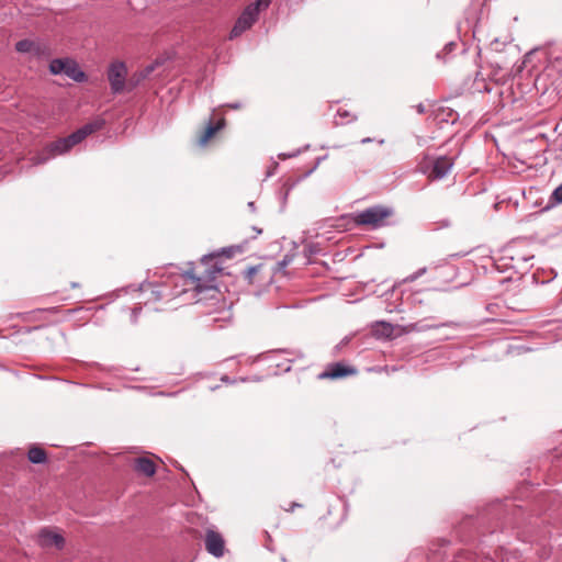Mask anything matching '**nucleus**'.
Segmentation results:
<instances>
[{"mask_svg": "<svg viewBox=\"0 0 562 562\" xmlns=\"http://www.w3.org/2000/svg\"><path fill=\"white\" fill-rule=\"evenodd\" d=\"M392 214L393 210L391 207L373 205L357 212L355 215V223L360 226H367L375 229L384 226L385 220Z\"/></svg>", "mask_w": 562, "mask_h": 562, "instance_id": "1", "label": "nucleus"}, {"mask_svg": "<svg viewBox=\"0 0 562 562\" xmlns=\"http://www.w3.org/2000/svg\"><path fill=\"white\" fill-rule=\"evenodd\" d=\"M49 71L53 75H65L76 82H83L87 79L78 63L68 57L53 59L49 63Z\"/></svg>", "mask_w": 562, "mask_h": 562, "instance_id": "2", "label": "nucleus"}, {"mask_svg": "<svg viewBox=\"0 0 562 562\" xmlns=\"http://www.w3.org/2000/svg\"><path fill=\"white\" fill-rule=\"evenodd\" d=\"M127 67L122 60H114L108 67V80L111 91L120 94L127 90Z\"/></svg>", "mask_w": 562, "mask_h": 562, "instance_id": "3", "label": "nucleus"}, {"mask_svg": "<svg viewBox=\"0 0 562 562\" xmlns=\"http://www.w3.org/2000/svg\"><path fill=\"white\" fill-rule=\"evenodd\" d=\"M221 271V268L216 266H212L206 269L203 274H195L192 270L187 271L183 274V278L188 283L192 285V289L196 292H202L204 290L214 289V280L216 274Z\"/></svg>", "mask_w": 562, "mask_h": 562, "instance_id": "4", "label": "nucleus"}, {"mask_svg": "<svg viewBox=\"0 0 562 562\" xmlns=\"http://www.w3.org/2000/svg\"><path fill=\"white\" fill-rule=\"evenodd\" d=\"M260 11L250 3L243 10L229 33V40L236 38L249 30L258 20Z\"/></svg>", "mask_w": 562, "mask_h": 562, "instance_id": "5", "label": "nucleus"}, {"mask_svg": "<svg viewBox=\"0 0 562 562\" xmlns=\"http://www.w3.org/2000/svg\"><path fill=\"white\" fill-rule=\"evenodd\" d=\"M206 551L215 558H222L225 552V541L222 535L213 529H207L204 538Z\"/></svg>", "mask_w": 562, "mask_h": 562, "instance_id": "6", "label": "nucleus"}, {"mask_svg": "<svg viewBox=\"0 0 562 562\" xmlns=\"http://www.w3.org/2000/svg\"><path fill=\"white\" fill-rule=\"evenodd\" d=\"M357 370L352 367L346 366L342 362H334L329 363L326 369L319 373L318 378L322 380L330 379H341L348 375L356 374Z\"/></svg>", "mask_w": 562, "mask_h": 562, "instance_id": "7", "label": "nucleus"}, {"mask_svg": "<svg viewBox=\"0 0 562 562\" xmlns=\"http://www.w3.org/2000/svg\"><path fill=\"white\" fill-rule=\"evenodd\" d=\"M79 144L74 133L67 137L59 138L46 146V151L50 153L53 157L68 153L75 145Z\"/></svg>", "mask_w": 562, "mask_h": 562, "instance_id": "8", "label": "nucleus"}, {"mask_svg": "<svg viewBox=\"0 0 562 562\" xmlns=\"http://www.w3.org/2000/svg\"><path fill=\"white\" fill-rule=\"evenodd\" d=\"M453 160L447 156L438 157L434 164L430 172V177L436 180L445 178L451 170Z\"/></svg>", "mask_w": 562, "mask_h": 562, "instance_id": "9", "label": "nucleus"}, {"mask_svg": "<svg viewBox=\"0 0 562 562\" xmlns=\"http://www.w3.org/2000/svg\"><path fill=\"white\" fill-rule=\"evenodd\" d=\"M104 125H105L104 119L97 117V119L92 120L91 122L85 124L80 128H78L76 132H74V135L77 138L78 143H81L86 137H88L92 133L103 128Z\"/></svg>", "mask_w": 562, "mask_h": 562, "instance_id": "10", "label": "nucleus"}, {"mask_svg": "<svg viewBox=\"0 0 562 562\" xmlns=\"http://www.w3.org/2000/svg\"><path fill=\"white\" fill-rule=\"evenodd\" d=\"M38 542L44 548L55 547L57 549H60L63 548L65 541L60 535L47 529H43L38 535Z\"/></svg>", "mask_w": 562, "mask_h": 562, "instance_id": "11", "label": "nucleus"}, {"mask_svg": "<svg viewBox=\"0 0 562 562\" xmlns=\"http://www.w3.org/2000/svg\"><path fill=\"white\" fill-rule=\"evenodd\" d=\"M135 471L146 476H153L156 472V465L153 460L142 457L135 460Z\"/></svg>", "mask_w": 562, "mask_h": 562, "instance_id": "12", "label": "nucleus"}, {"mask_svg": "<svg viewBox=\"0 0 562 562\" xmlns=\"http://www.w3.org/2000/svg\"><path fill=\"white\" fill-rule=\"evenodd\" d=\"M224 127V120H220L216 124H213L212 122H210L206 126V130L204 132V134L202 135V137L200 138V144L201 145H204L207 143V140L216 133L218 132L220 130H222Z\"/></svg>", "mask_w": 562, "mask_h": 562, "instance_id": "13", "label": "nucleus"}, {"mask_svg": "<svg viewBox=\"0 0 562 562\" xmlns=\"http://www.w3.org/2000/svg\"><path fill=\"white\" fill-rule=\"evenodd\" d=\"M27 458L30 462L34 464H41L46 462L47 456L44 449L40 447H32L27 452Z\"/></svg>", "mask_w": 562, "mask_h": 562, "instance_id": "14", "label": "nucleus"}, {"mask_svg": "<svg viewBox=\"0 0 562 562\" xmlns=\"http://www.w3.org/2000/svg\"><path fill=\"white\" fill-rule=\"evenodd\" d=\"M52 158H54L53 155L50 153L46 151V147H45L42 151L32 156L30 160H31L32 165L38 166V165H43V164L47 162Z\"/></svg>", "mask_w": 562, "mask_h": 562, "instance_id": "15", "label": "nucleus"}, {"mask_svg": "<svg viewBox=\"0 0 562 562\" xmlns=\"http://www.w3.org/2000/svg\"><path fill=\"white\" fill-rule=\"evenodd\" d=\"M393 326L386 322L376 323L375 334L389 338L393 334Z\"/></svg>", "mask_w": 562, "mask_h": 562, "instance_id": "16", "label": "nucleus"}, {"mask_svg": "<svg viewBox=\"0 0 562 562\" xmlns=\"http://www.w3.org/2000/svg\"><path fill=\"white\" fill-rule=\"evenodd\" d=\"M34 48V41L21 40L15 44V49L19 53H31Z\"/></svg>", "mask_w": 562, "mask_h": 562, "instance_id": "17", "label": "nucleus"}, {"mask_svg": "<svg viewBox=\"0 0 562 562\" xmlns=\"http://www.w3.org/2000/svg\"><path fill=\"white\" fill-rule=\"evenodd\" d=\"M561 203H562V183L557 189H554V191L552 192L550 200H549L548 207H551V206H554V205L561 204Z\"/></svg>", "mask_w": 562, "mask_h": 562, "instance_id": "18", "label": "nucleus"}, {"mask_svg": "<svg viewBox=\"0 0 562 562\" xmlns=\"http://www.w3.org/2000/svg\"><path fill=\"white\" fill-rule=\"evenodd\" d=\"M145 78L139 77V72H134L127 81V91H132L136 88Z\"/></svg>", "mask_w": 562, "mask_h": 562, "instance_id": "19", "label": "nucleus"}, {"mask_svg": "<svg viewBox=\"0 0 562 562\" xmlns=\"http://www.w3.org/2000/svg\"><path fill=\"white\" fill-rule=\"evenodd\" d=\"M546 74H541L535 80V86L537 90H542V94H546L548 92V89L546 88Z\"/></svg>", "mask_w": 562, "mask_h": 562, "instance_id": "20", "label": "nucleus"}, {"mask_svg": "<svg viewBox=\"0 0 562 562\" xmlns=\"http://www.w3.org/2000/svg\"><path fill=\"white\" fill-rule=\"evenodd\" d=\"M160 63L158 60H156L155 63L146 66L144 69L139 70V77L140 78H147L155 69L157 66H159Z\"/></svg>", "mask_w": 562, "mask_h": 562, "instance_id": "21", "label": "nucleus"}, {"mask_svg": "<svg viewBox=\"0 0 562 562\" xmlns=\"http://www.w3.org/2000/svg\"><path fill=\"white\" fill-rule=\"evenodd\" d=\"M426 270H427V269H426L425 267H424V268L418 269L416 272H414V273H412V274L407 276V277L403 280V282H404V283L414 282V281H415V280H417L419 277H422L424 273H426Z\"/></svg>", "mask_w": 562, "mask_h": 562, "instance_id": "22", "label": "nucleus"}, {"mask_svg": "<svg viewBox=\"0 0 562 562\" xmlns=\"http://www.w3.org/2000/svg\"><path fill=\"white\" fill-rule=\"evenodd\" d=\"M271 1L272 0H256L255 2H251L250 4L255 5V8H257L258 11H262V10H266L270 5Z\"/></svg>", "mask_w": 562, "mask_h": 562, "instance_id": "23", "label": "nucleus"}, {"mask_svg": "<svg viewBox=\"0 0 562 562\" xmlns=\"http://www.w3.org/2000/svg\"><path fill=\"white\" fill-rule=\"evenodd\" d=\"M44 52H48V48L38 42H34V48L31 53L40 57Z\"/></svg>", "mask_w": 562, "mask_h": 562, "instance_id": "24", "label": "nucleus"}, {"mask_svg": "<svg viewBox=\"0 0 562 562\" xmlns=\"http://www.w3.org/2000/svg\"><path fill=\"white\" fill-rule=\"evenodd\" d=\"M140 310H142L140 307H135L132 310V322L133 323H136L137 316H138Z\"/></svg>", "mask_w": 562, "mask_h": 562, "instance_id": "25", "label": "nucleus"}, {"mask_svg": "<svg viewBox=\"0 0 562 562\" xmlns=\"http://www.w3.org/2000/svg\"><path fill=\"white\" fill-rule=\"evenodd\" d=\"M213 259L212 256L207 257V256H204L203 259H202V265H207L209 261H211Z\"/></svg>", "mask_w": 562, "mask_h": 562, "instance_id": "26", "label": "nucleus"}, {"mask_svg": "<svg viewBox=\"0 0 562 562\" xmlns=\"http://www.w3.org/2000/svg\"><path fill=\"white\" fill-rule=\"evenodd\" d=\"M228 106H229L231 109L237 110V109H239L241 105H240V103H238V102H237V103H231V104H228Z\"/></svg>", "mask_w": 562, "mask_h": 562, "instance_id": "27", "label": "nucleus"}, {"mask_svg": "<svg viewBox=\"0 0 562 562\" xmlns=\"http://www.w3.org/2000/svg\"><path fill=\"white\" fill-rule=\"evenodd\" d=\"M337 115L340 116V117L348 116V112L347 111L338 110Z\"/></svg>", "mask_w": 562, "mask_h": 562, "instance_id": "28", "label": "nucleus"}, {"mask_svg": "<svg viewBox=\"0 0 562 562\" xmlns=\"http://www.w3.org/2000/svg\"><path fill=\"white\" fill-rule=\"evenodd\" d=\"M417 110H418V112H419V113H424L425 108H424V105H423V104H419V105L417 106Z\"/></svg>", "mask_w": 562, "mask_h": 562, "instance_id": "29", "label": "nucleus"}, {"mask_svg": "<svg viewBox=\"0 0 562 562\" xmlns=\"http://www.w3.org/2000/svg\"><path fill=\"white\" fill-rule=\"evenodd\" d=\"M370 142H372V139H371L370 137H366V138H363V139L361 140V143H362V144H368V143H370Z\"/></svg>", "mask_w": 562, "mask_h": 562, "instance_id": "30", "label": "nucleus"}, {"mask_svg": "<svg viewBox=\"0 0 562 562\" xmlns=\"http://www.w3.org/2000/svg\"><path fill=\"white\" fill-rule=\"evenodd\" d=\"M248 206H249L252 211H255V203H254V202H249V203H248Z\"/></svg>", "mask_w": 562, "mask_h": 562, "instance_id": "31", "label": "nucleus"}, {"mask_svg": "<svg viewBox=\"0 0 562 562\" xmlns=\"http://www.w3.org/2000/svg\"><path fill=\"white\" fill-rule=\"evenodd\" d=\"M551 94H553V99H557L558 93L555 92V89H553V90L551 91Z\"/></svg>", "mask_w": 562, "mask_h": 562, "instance_id": "32", "label": "nucleus"}, {"mask_svg": "<svg viewBox=\"0 0 562 562\" xmlns=\"http://www.w3.org/2000/svg\"><path fill=\"white\" fill-rule=\"evenodd\" d=\"M300 506H301L300 504L294 503V504L292 505V508H296V507H300Z\"/></svg>", "mask_w": 562, "mask_h": 562, "instance_id": "33", "label": "nucleus"}]
</instances>
